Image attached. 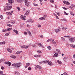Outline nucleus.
Returning a JSON list of instances; mask_svg holds the SVG:
<instances>
[{"mask_svg":"<svg viewBox=\"0 0 75 75\" xmlns=\"http://www.w3.org/2000/svg\"><path fill=\"white\" fill-rule=\"evenodd\" d=\"M36 68H39V69H41L42 68H41V67L39 65H37L36 66Z\"/></svg>","mask_w":75,"mask_h":75,"instance_id":"nucleus-22","label":"nucleus"},{"mask_svg":"<svg viewBox=\"0 0 75 75\" xmlns=\"http://www.w3.org/2000/svg\"><path fill=\"white\" fill-rule=\"evenodd\" d=\"M30 64L29 63H27L26 64V65L27 67H28V66H30Z\"/></svg>","mask_w":75,"mask_h":75,"instance_id":"nucleus-35","label":"nucleus"},{"mask_svg":"<svg viewBox=\"0 0 75 75\" xmlns=\"http://www.w3.org/2000/svg\"><path fill=\"white\" fill-rule=\"evenodd\" d=\"M13 7L12 6H4V11H6L7 10H11Z\"/></svg>","mask_w":75,"mask_h":75,"instance_id":"nucleus-2","label":"nucleus"},{"mask_svg":"<svg viewBox=\"0 0 75 75\" xmlns=\"http://www.w3.org/2000/svg\"><path fill=\"white\" fill-rule=\"evenodd\" d=\"M34 20H32L31 19H29L27 21L28 23H34Z\"/></svg>","mask_w":75,"mask_h":75,"instance_id":"nucleus-7","label":"nucleus"},{"mask_svg":"<svg viewBox=\"0 0 75 75\" xmlns=\"http://www.w3.org/2000/svg\"><path fill=\"white\" fill-rule=\"evenodd\" d=\"M3 74V72L2 71H0V75H2Z\"/></svg>","mask_w":75,"mask_h":75,"instance_id":"nucleus-33","label":"nucleus"},{"mask_svg":"<svg viewBox=\"0 0 75 75\" xmlns=\"http://www.w3.org/2000/svg\"><path fill=\"white\" fill-rule=\"evenodd\" d=\"M54 55L55 57H58V54L57 53H55L54 54Z\"/></svg>","mask_w":75,"mask_h":75,"instance_id":"nucleus-34","label":"nucleus"},{"mask_svg":"<svg viewBox=\"0 0 75 75\" xmlns=\"http://www.w3.org/2000/svg\"><path fill=\"white\" fill-rule=\"evenodd\" d=\"M8 23H11V21H10L8 22Z\"/></svg>","mask_w":75,"mask_h":75,"instance_id":"nucleus-63","label":"nucleus"},{"mask_svg":"<svg viewBox=\"0 0 75 75\" xmlns=\"http://www.w3.org/2000/svg\"><path fill=\"white\" fill-rule=\"evenodd\" d=\"M28 69L30 71L31 69V67H29Z\"/></svg>","mask_w":75,"mask_h":75,"instance_id":"nucleus-55","label":"nucleus"},{"mask_svg":"<svg viewBox=\"0 0 75 75\" xmlns=\"http://www.w3.org/2000/svg\"><path fill=\"white\" fill-rule=\"evenodd\" d=\"M20 64H21V63H16V69H18V68L21 66V65H20Z\"/></svg>","mask_w":75,"mask_h":75,"instance_id":"nucleus-6","label":"nucleus"},{"mask_svg":"<svg viewBox=\"0 0 75 75\" xmlns=\"http://www.w3.org/2000/svg\"><path fill=\"white\" fill-rule=\"evenodd\" d=\"M63 21H67V20L66 19H62Z\"/></svg>","mask_w":75,"mask_h":75,"instance_id":"nucleus-53","label":"nucleus"},{"mask_svg":"<svg viewBox=\"0 0 75 75\" xmlns=\"http://www.w3.org/2000/svg\"><path fill=\"white\" fill-rule=\"evenodd\" d=\"M47 48L48 50H51V47L50 46H48Z\"/></svg>","mask_w":75,"mask_h":75,"instance_id":"nucleus-37","label":"nucleus"},{"mask_svg":"<svg viewBox=\"0 0 75 75\" xmlns=\"http://www.w3.org/2000/svg\"><path fill=\"white\" fill-rule=\"evenodd\" d=\"M70 13L71 15H72V16H74V14L72 12H70Z\"/></svg>","mask_w":75,"mask_h":75,"instance_id":"nucleus-43","label":"nucleus"},{"mask_svg":"<svg viewBox=\"0 0 75 75\" xmlns=\"http://www.w3.org/2000/svg\"><path fill=\"white\" fill-rule=\"evenodd\" d=\"M64 37H66V38H69V36H64Z\"/></svg>","mask_w":75,"mask_h":75,"instance_id":"nucleus-61","label":"nucleus"},{"mask_svg":"<svg viewBox=\"0 0 75 75\" xmlns=\"http://www.w3.org/2000/svg\"><path fill=\"white\" fill-rule=\"evenodd\" d=\"M52 44H57V42H52Z\"/></svg>","mask_w":75,"mask_h":75,"instance_id":"nucleus-62","label":"nucleus"},{"mask_svg":"<svg viewBox=\"0 0 75 75\" xmlns=\"http://www.w3.org/2000/svg\"><path fill=\"white\" fill-rule=\"evenodd\" d=\"M61 39L63 40V41H65V39L63 37H61Z\"/></svg>","mask_w":75,"mask_h":75,"instance_id":"nucleus-40","label":"nucleus"},{"mask_svg":"<svg viewBox=\"0 0 75 75\" xmlns=\"http://www.w3.org/2000/svg\"><path fill=\"white\" fill-rule=\"evenodd\" d=\"M69 8H70L71 9H73V7L71 6H70L69 7Z\"/></svg>","mask_w":75,"mask_h":75,"instance_id":"nucleus-57","label":"nucleus"},{"mask_svg":"<svg viewBox=\"0 0 75 75\" xmlns=\"http://www.w3.org/2000/svg\"><path fill=\"white\" fill-rule=\"evenodd\" d=\"M12 66H13V67H16V64H13Z\"/></svg>","mask_w":75,"mask_h":75,"instance_id":"nucleus-36","label":"nucleus"},{"mask_svg":"<svg viewBox=\"0 0 75 75\" xmlns=\"http://www.w3.org/2000/svg\"><path fill=\"white\" fill-rule=\"evenodd\" d=\"M25 4L27 7L30 6V3L28 2V0H25Z\"/></svg>","mask_w":75,"mask_h":75,"instance_id":"nucleus-3","label":"nucleus"},{"mask_svg":"<svg viewBox=\"0 0 75 75\" xmlns=\"http://www.w3.org/2000/svg\"><path fill=\"white\" fill-rule=\"evenodd\" d=\"M63 3L64 4H66L67 5H69V4H70V3H69V2L68 1H63Z\"/></svg>","mask_w":75,"mask_h":75,"instance_id":"nucleus-5","label":"nucleus"},{"mask_svg":"<svg viewBox=\"0 0 75 75\" xmlns=\"http://www.w3.org/2000/svg\"><path fill=\"white\" fill-rule=\"evenodd\" d=\"M18 3H21L23 1V0H15Z\"/></svg>","mask_w":75,"mask_h":75,"instance_id":"nucleus-20","label":"nucleus"},{"mask_svg":"<svg viewBox=\"0 0 75 75\" xmlns=\"http://www.w3.org/2000/svg\"><path fill=\"white\" fill-rule=\"evenodd\" d=\"M4 64L8 65V66H10L11 64V62H4Z\"/></svg>","mask_w":75,"mask_h":75,"instance_id":"nucleus-9","label":"nucleus"},{"mask_svg":"<svg viewBox=\"0 0 75 75\" xmlns=\"http://www.w3.org/2000/svg\"><path fill=\"white\" fill-rule=\"evenodd\" d=\"M13 31L15 33H16L17 34H18V31L16 30H13Z\"/></svg>","mask_w":75,"mask_h":75,"instance_id":"nucleus-16","label":"nucleus"},{"mask_svg":"<svg viewBox=\"0 0 75 75\" xmlns=\"http://www.w3.org/2000/svg\"><path fill=\"white\" fill-rule=\"evenodd\" d=\"M7 26L8 27H12V25H10V24H7Z\"/></svg>","mask_w":75,"mask_h":75,"instance_id":"nucleus-45","label":"nucleus"},{"mask_svg":"<svg viewBox=\"0 0 75 75\" xmlns=\"http://www.w3.org/2000/svg\"><path fill=\"white\" fill-rule=\"evenodd\" d=\"M39 20H45V18L43 17L39 18Z\"/></svg>","mask_w":75,"mask_h":75,"instance_id":"nucleus-19","label":"nucleus"},{"mask_svg":"<svg viewBox=\"0 0 75 75\" xmlns=\"http://www.w3.org/2000/svg\"><path fill=\"white\" fill-rule=\"evenodd\" d=\"M68 44L69 45H70V46H71V47H72V48H75V45H74L72 44Z\"/></svg>","mask_w":75,"mask_h":75,"instance_id":"nucleus-15","label":"nucleus"},{"mask_svg":"<svg viewBox=\"0 0 75 75\" xmlns=\"http://www.w3.org/2000/svg\"><path fill=\"white\" fill-rule=\"evenodd\" d=\"M28 48V46H24V48Z\"/></svg>","mask_w":75,"mask_h":75,"instance_id":"nucleus-49","label":"nucleus"},{"mask_svg":"<svg viewBox=\"0 0 75 75\" xmlns=\"http://www.w3.org/2000/svg\"><path fill=\"white\" fill-rule=\"evenodd\" d=\"M22 52V51H18L16 53V54H21Z\"/></svg>","mask_w":75,"mask_h":75,"instance_id":"nucleus-17","label":"nucleus"},{"mask_svg":"<svg viewBox=\"0 0 75 75\" xmlns=\"http://www.w3.org/2000/svg\"><path fill=\"white\" fill-rule=\"evenodd\" d=\"M17 8L18 9V11H20V7H18Z\"/></svg>","mask_w":75,"mask_h":75,"instance_id":"nucleus-47","label":"nucleus"},{"mask_svg":"<svg viewBox=\"0 0 75 75\" xmlns=\"http://www.w3.org/2000/svg\"><path fill=\"white\" fill-rule=\"evenodd\" d=\"M50 42H52V41H54V39H50Z\"/></svg>","mask_w":75,"mask_h":75,"instance_id":"nucleus-29","label":"nucleus"},{"mask_svg":"<svg viewBox=\"0 0 75 75\" xmlns=\"http://www.w3.org/2000/svg\"><path fill=\"white\" fill-rule=\"evenodd\" d=\"M6 44V42H5V41H4L2 42H0V45H1V44Z\"/></svg>","mask_w":75,"mask_h":75,"instance_id":"nucleus-24","label":"nucleus"},{"mask_svg":"<svg viewBox=\"0 0 75 75\" xmlns=\"http://www.w3.org/2000/svg\"><path fill=\"white\" fill-rule=\"evenodd\" d=\"M62 29L63 30H67L68 29V28H64L62 27Z\"/></svg>","mask_w":75,"mask_h":75,"instance_id":"nucleus-39","label":"nucleus"},{"mask_svg":"<svg viewBox=\"0 0 75 75\" xmlns=\"http://www.w3.org/2000/svg\"><path fill=\"white\" fill-rule=\"evenodd\" d=\"M27 33H28V34H29L30 36V37H31L32 36V35H31V32H30V31H29V30H28L27 31Z\"/></svg>","mask_w":75,"mask_h":75,"instance_id":"nucleus-18","label":"nucleus"},{"mask_svg":"<svg viewBox=\"0 0 75 75\" xmlns=\"http://www.w3.org/2000/svg\"><path fill=\"white\" fill-rule=\"evenodd\" d=\"M64 75H68V74L66 72H64Z\"/></svg>","mask_w":75,"mask_h":75,"instance_id":"nucleus-56","label":"nucleus"},{"mask_svg":"<svg viewBox=\"0 0 75 75\" xmlns=\"http://www.w3.org/2000/svg\"><path fill=\"white\" fill-rule=\"evenodd\" d=\"M34 57H35L36 58H39V57H41V55H34Z\"/></svg>","mask_w":75,"mask_h":75,"instance_id":"nucleus-14","label":"nucleus"},{"mask_svg":"<svg viewBox=\"0 0 75 75\" xmlns=\"http://www.w3.org/2000/svg\"><path fill=\"white\" fill-rule=\"evenodd\" d=\"M39 46V47H42V48H44V46L43 45H42V44L40 43H39L37 44Z\"/></svg>","mask_w":75,"mask_h":75,"instance_id":"nucleus-11","label":"nucleus"},{"mask_svg":"<svg viewBox=\"0 0 75 75\" xmlns=\"http://www.w3.org/2000/svg\"><path fill=\"white\" fill-rule=\"evenodd\" d=\"M2 31L4 33H6V32H7V29H4L2 30Z\"/></svg>","mask_w":75,"mask_h":75,"instance_id":"nucleus-28","label":"nucleus"},{"mask_svg":"<svg viewBox=\"0 0 75 75\" xmlns=\"http://www.w3.org/2000/svg\"><path fill=\"white\" fill-rule=\"evenodd\" d=\"M9 34H10V33H6L5 35L6 36H8Z\"/></svg>","mask_w":75,"mask_h":75,"instance_id":"nucleus-32","label":"nucleus"},{"mask_svg":"<svg viewBox=\"0 0 75 75\" xmlns=\"http://www.w3.org/2000/svg\"><path fill=\"white\" fill-rule=\"evenodd\" d=\"M37 52H38V53H41V52L40 50H38L37 51Z\"/></svg>","mask_w":75,"mask_h":75,"instance_id":"nucleus-58","label":"nucleus"},{"mask_svg":"<svg viewBox=\"0 0 75 75\" xmlns=\"http://www.w3.org/2000/svg\"><path fill=\"white\" fill-rule=\"evenodd\" d=\"M33 4V6H38V4Z\"/></svg>","mask_w":75,"mask_h":75,"instance_id":"nucleus-44","label":"nucleus"},{"mask_svg":"<svg viewBox=\"0 0 75 75\" xmlns=\"http://www.w3.org/2000/svg\"><path fill=\"white\" fill-rule=\"evenodd\" d=\"M30 13V10H27L26 11L25 13V15H26V16H28V15Z\"/></svg>","mask_w":75,"mask_h":75,"instance_id":"nucleus-10","label":"nucleus"},{"mask_svg":"<svg viewBox=\"0 0 75 75\" xmlns=\"http://www.w3.org/2000/svg\"><path fill=\"white\" fill-rule=\"evenodd\" d=\"M50 2L51 3H54V1L53 0H50Z\"/></svg>","mask_w":75,"mask_h":75,"instance_id":"nucleus-42","label":"nucleus"},{"mask_svg":"<svg viewBox=\"0 0 75 75\" xmlns=\"http://www.w3.org/2000/svg\"><path fill=\"white\" fill-rule=\"evenodd\" d=\"M74 40H75V38H70L69 41L70 42H74Z\"/></svg>","mask_w":75,"mask_h":75,"instance_id":"nucleus-4","label":"nucleus"},{"mask_svg":"<svg viewBox=\"0 0 75 75\" xmlns=\"http://www.w3.org/2000/svg\"><path fill=\"white\" fill-rule=\"evenodd\" d=\"M0 17L1 19H3V17L2 15L0 16Z\"/></svg>","mask_w":75,"mask_h":75,"instance_id":"nucleus-51","label":"nucleus"},{"mask_svg":"<svg viewBox=\"0 0 75 75\" xmlns=\"http://www.w3.org/2000/svg\"><path fill=\"white\" fill-rule=\"evenodd\" d=\"M1 69H4V67H1Z\"/></svg>","mask_w":75,"mask_h":75,"instance_id":"nucleus-60","label":"nucleus"},{"mask_svg":"<svg viewBox=\"0 0 75 75\" xmlns=\"http://www.w3.org/2000/svg\"><path fill=\"white\" fill-rule=\"evenodd\" d=\"M11 23L12 24H14L15 23V21L14 20H11Z\"/></svg>","mask_w":75,"mask_h":75,"instance_id":"nucleus-31","label":"nucleus"},{"mask_svg":"<svg viewBox=\"0 0 75 75\" xmlns=\"http://www.w3.org/2000/svg\"><path fill=\"white\" fill-rule=\"evenodd\" d=\"M54 31H55V32H56V33H58V32H59V31H60V30H59V29H55L54 30Z\"/></svg>","mask_w":75,"mask_h":75,"instance_id":"nucleus-13","label":"nucleus"},{"mask_svg":"<svg viewBox=\"0 0 75 75\" xmlns=\"http://www.w3.org/2000/svg\"><path fill=\"white\" fill-rule=\"evenodd\" d=\"M11 58H14V59L16 58V57L13 55L11 56Z\"/></svg>","mask_w":75,"mask_h":75,"instance_id":"nucleus-30","label":"nucleus"},{"mask_svg":"<svg viewBox=\"0 0 75 75\" xmlns=\"http://www.w3.org/2000/svg\"><path fill=\"white\" fill-rule=\"evenodd\" d=\"M6 13L7 14H8V15H9V16H11V15H12V14H13V11H11V12H6Z\"/></svg>","mask_w":75,"mask_h":75,"instance_id":"nucleus-8","label":"nucleus"},{"mask_svg":"<svg viewBox=\"0 0 75 75\" xmlns=\"http://www.w3.org/2000/svg\"><path fill=\"white\" fill-rule=\"evenodd\" d=\"M22 20H26V19H25V18L23 17V18H22Z\"/></svg>","mask_w":75,"mask_h":75,"instance_id":"nucleus-41","label":"nucleus"},{"mask_svg":"<svg viewBox=\"0 0 75 75\" xmlns=\"http://www.w3.org/2000/svg\"><path fill=\"white\" fill-rule=\"evenodd\" d=\"M15 74H16V75H20V73L16 71L15 72Z\"/></svg>","mask_w":75,"mask_h":75,"instance_id":"nucleus-23","label":"nucleus"},{"mask_svg":"<svg viewBox=\"0 0 75 75\" xmlns=\"http://www.w3.org/2000/svg\"><path fill=\"white\" fill-rule=\"evenodd\" d=\"M7 50L8 52H12V51H11V50L9 48Z\"/></svg>","mask_w":75,"mask_h":75,"instance_id":"nucleus-21","label":"nucleus"},{"mask_svg":"<svg viewBox=\"0 0 75 75\" xmlns=\"http://www.w3.org/2000/svg\"><path fill=\"white\" fill-rule=\"evenodd\" d=\"M64 13L66 15H68L69 14L68 13H67L65 11H64Z\"/></svg>","mask_w":75,"mask_h":75,"instance_id":"nucleus-48","label":"nucleus"},{"mask_svg":"<svg viewBox=\"0 0 75 75\" xmlns=\"http://www.w3.org/2000/svg\"><path fill=\"white\" fill-rule=\"evenodd\" d=\"M32 46L33 47H35H35H37V46H36V45H32Z\"/></svg>","mask_w":75,"mask_h":75,"instance_id":"nucleus-46","label":"nucleus"},{"mask_svg":"<svg viewBox=\"0 0 75 75\" xmlns=\"http://www.w3.org/2000/svg\"><path fill=\"white\" fill-rule=\"evenodd\" d=\"M38 27L39 28L41 27V25H38Z\"/></svg>","mask_w":75,"mask_h":75,"instance_id":"nucleus-50","label":"nucleus"},{"mask_svg":"<svg viewBox=\"0 0 75 75\" xmlns=\"http://www.w3.org/2000/svg\"><path fill=\"white\" fill-rule=\"evenodd\" d=\"M62 7V8H63V9H64V10H67L68 9V8H66L65 7Z\"/></svg>","mask_w":75,"mask_h":75,"instance_id":"nucleus-38","label":"nucleus"},{"mask_svg":"<svg viewBox=\"0 0 75 75\" xmlns=\"http://www.w3.org/2000/svg\"><path fill=\"white\" fill-rule=\"evenodd\" d=\"M57 62H58V64H62V62H61V61H59V60H58Z\"/></svg>","mask_w":75,"mask_h":75,"instance_id":"nucleus-27","label":"nucleus"},{"mask_svg":"<svg viewBox=\"0 0 75 75\" xmlns=\"http://www.w3.org/2000/svg\"><path fill=\"white\" fill-rule=\"evenodd\" d=\"M56 50L57 51V52H59L60 51V50L58 49H56Z\"/></svg>","mask_w":75,"mask_h":75,"instance_id":"nucleus-59","label":"nucleus"},{"mask_svg":"<svg viewBox=\"0 0 75 75\" xmlns=\"http://www.w3.org/2000/svg\"><path fill=\"white\" fill-rule=\"evenodd\" d=\"M8 3L11 4L12 3H14V0H8Z\"/></svg>","mask_w":75,"mask_h":75,"instance_id":"nucleus-12","label":"nucleus"},{"mask_svg":"<svg viewBox=\"0 0 75 75\" xmlns=\"http://www.w3.org/2000/svg\"><path fill=\"white\" fill-rule=\"evenodd\" d=\"M5 61V60H4V59H1V60H0V63H1V62H2V61Z\"/></svg>","mask_w":75,"mask_h":75,"instance_id":"nucleus-26","label":"nucleus"},{"mask_svg":"<svg viewBox=\"0 0 75 75\" xmlns=\"http://www.w3.org/2000/svg\"><path fill=\"white\" fill-rule=\"evenodd\" d=\"M12 30V28H9L7 29V31H11Z\"/></svg>","mask_w":75,"mask_h":75,"instance_id":"nucleus-25","label":"nucleus"},{"mask_svg":"<svg viewBox=\"0 0 75 75\" xmlns=\"http://www.w3.org/2000/svg\"><path fill=\"white\" fill-rule=\"evenodd\" d=\"M56 18H57V19H59V18H58V16H56Z\"/></svg>","mask_w":75,"mask_h":75,"instance_id":"nucleus-64","label":"nucleus"},{"mask_svg":"<svg viewBox=\"0 0 75 75\" xmlns=\"http://www.w3.org/2000/svg\"><path fill=\"white\" fill-rule=\"evenodd\" d=\"M71 6H72V7H74V8H75V5H74V4H72L71 5Z\"/></svg>","mask_w":75,"mask_h":75,"instance_id":"nucleus-54","label":"nucleus"},{"mask_svg":"<svg viewBox=\"0 0 75 75\" xmlns=\"http://www.w3.org/2000/svg\"><path fill=\"white\" fill-rule=\"evenodd\" d=\"M23 15H21L20 17V18H21V19H22L23 18Z\"/></svg>","mask_w":75,"mask_h":75,"instance_id":"nucleus-52","label":"nucleus"},{"mask_svg":"<svg viewBox=\"0 0 75 75\" xmlns=\"http://www.w3.org/2000/svg\"><path fill=\"white\" fill-rule=\"evenodd\" d=\"M44 62V64H48L50 66H52V63L50 61H43Z\"/></svg>","mask_w":75,"mask_h":75,"instance_id":"nucleus-1","label":"nucleus"}]
</instances>
